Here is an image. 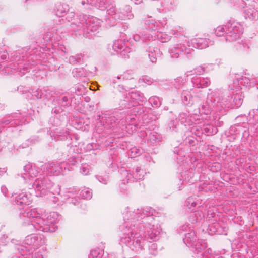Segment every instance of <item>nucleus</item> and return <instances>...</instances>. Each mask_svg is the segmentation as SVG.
Listing matches in <instances>:
<instances>
[{"label":"nucleus","instance_id":"nucleus-1","mask_svg":"<svg viewBox=\"0 0 258 258\" xmlns=\"http://www.w3.org/2000/svg\"><path fill=\"white\" fill-rule=\"evenodd\" d=\"M32 199L30 195H28L24 193L19 194L17 197L16 202L18 205H29L31 203Z\"/></svg>","mask_w":258,"mask_h":258},{"label":"nucleus","instance_id":"nucleus-2","mask_svg":"<svg viewBox=\"0 0 258 258\" xmlns=\"http://www.w3.org/2000/svg\"><path fill=\"white\" fill-rule=\"evenodd\" d=\"M27 216L30 218H36L37 221L36 222L38 224H40L43 222L41 218L40 214L38 212L36 209H32L27 213Z\"/></svg>","mask_w":258,"mask_h":258},{"label":"nucleus","instance_id":"nucleus-3","mask_svg":"<svg viewBox=\"0 0 258 258\" xmlns=\"http://www.w3.org/2000/svg\"><path fill=\"white\" fill-rule=\"evenodd\" d=\"M81 196L85 199H90L92 197V192L89 189H84L81 192Z\"/></svg>","mask_w":258,"mask_h":258},{"label":"nucleus","instance_id":"nucleus-4","mask_svg":"<svg viewBox=\"0 0 258 258\" xmlns=\"http://www.w3.org/2000/svg\"><path fill=\"white\" fill-rule=\"evenodd\" d=\"M242 101L243 100L240 95L238 94L235 95L233 99V102L234 103V106L235 107H240L242 103Z\"/></svg>","mask_w":258,"mask_h":258},{"label":"nucleus","instance_id":"nucleus-5","mask_svg":"<svg viewBox=\"0 0 258 258\" xmlns=\"http://www.w3.org/2000/svg\"><path fill=\"white\" fill-rule=\"evenodd\" d=\"M123 47V44L120 40L115 41L113 45L112 48L115 51H118L120 49H121Z\"/></svg>","mask_w":258,"mask_h":258},{"label":"nucleus","instance_id":"nucleus-6","mask_svg":"<svg viewBox=\"0 0 258 258\" xmlns=\"http://www.w3.org/2000/svg\"><path fill=\"white\" fill-rule=\"evenodd\" d=\"M197 44L198 45L197 48L199 49H204L208 46L207 41L204 39H199Z\"/></svg>","mask_w":258,"mask_h":258},{"label":"nucleus","instance_id":"nucleus-7","mask_svg":"<svg viewBox=\"0 0 258 258\" xmlns=\"http://www.w3.org/2000/svg\"><path fill=\"white\" fill-rule=\"evenodd\" d=\"M141 153V151L140 149H137L135 147L132 148L131 149V154L130 156L132 158H134L137 156Z\"/></svg>","mask_w":258,"mask_h":258},{"label":"nucleus","instance_id":"nucleus-8","mask_svg":"<svg viewBox=\"0 0 258 258\" xmlns=\"http://www.w3.org/2000/svg\"><path fill=\"white\" fill-rule=\"evenodd\" d=\"M224 31V29L223 26H218L215 30V34L218 36H221L223 35Z\"/></svg>","mask_w":258,"mask_h":258},{"label":"nucleus","instance_id":"nucleus-9","mask_svg":"<svg viewBox=\"0 0 258 258\" xmlns=\"http://www.w3.org/2000/svg\"><path fill=\"white\" fill-rule=\"evenodd\" d=\"M89 169L87 166H83L81 169V172L83 175H86L89 173Z\"/></svg>","mask_w":258,"mask_h":258},{"label":"nucleus","instance_id":"nucleus-10","mask_svg":"<svg viewBox=\"0 0 258 258\" xmlns=\"http://www.w3.org/2000/svg\"><path fill=\"white\" fill-rule=\"evenodd\" d=\"M131 98L135 99L136 101L140 100L139 95L136 93H132L131 94Z\"/></svg>","mask_w":258,"mask_h":258},{"label":"nucleus","instance_id":"nucleus-11","mask_svg":"<svg viewBox=\"0 0 258 258\" xmlns=\"http://www.w3.org/2000/svg\"><path fill=\"white\" fill-rule=\"evenodd\" d=\"M171 56L172 57H178L179 56V54H177V55L176 54H174V51L173 50H171Z\"/></svg>","mask_w":258,"mask_h":258},{"label":"nucleus","instance_id":"nucleus-12","mask_svg":"<svg viewBox=\"0 0 258 258\" xmlns=\"http://www.w3.org/2000/svg\"><path fill=\"white\" fill-rule=\"evenodd\" d=\"M149 56L150 57V59H151V61L152 62H155L156 61V58L155 57H154L153 56H151L149 55Z\"/></svg>","mask_w":258,"mask_h":258},{"label":"nucleus","instance_id":"nucleus-13","mask_svg":"<svg viewBox=\"0 0 258 258\" xmlns=\"http://www.w3.org/2000/svg\"><path fill=\"white\" fill-rule=\"evenodd\" d=\"M34 173V169H32L30 171V174L31 175Z\"/></svg>","mask_w":258,"mask_h":258},{"label":"nucleus","instance_id":"nucleus-14","mask_svg":"<svg viewBox=\"0 0 258 258\" xmlns=\"http://www.w3.org/2000/svg\"><path fill=\"white\" fill-rule=\"evenodd\" d=\"M36 258H43V257L41 255H38Z\"/></svg>","mask_w":258,"mask_h":258},{"label":"nucleus","instance_id":"nucleus-15","mask_svg":"<svg viewBox=\"0 0 258 258\" xmlns=\"http://www.w3.org/2000/svg\"><path fill=\"white\" fill-rule=\"evenodd\" d=\"M29 238H30V239H32V237H27V240H26V241H28V240H29Z\"/></svg>","mask_w":258,"mask_h":258},{"label":"nucleus","instance_id":"nucleus-16","mask_svg":"<svg viewBox=\"0 0 258 258\" xmlns=\"http://www.w3.org/2000/svg\"><path fill=\"white\" fill-rule=\"evenodd\" d=\"M27 244H29L28 242H27ZM31 243H29V244H31Z\"/></svg>","mask_w":258,"mask_h":258}]
</instances>
